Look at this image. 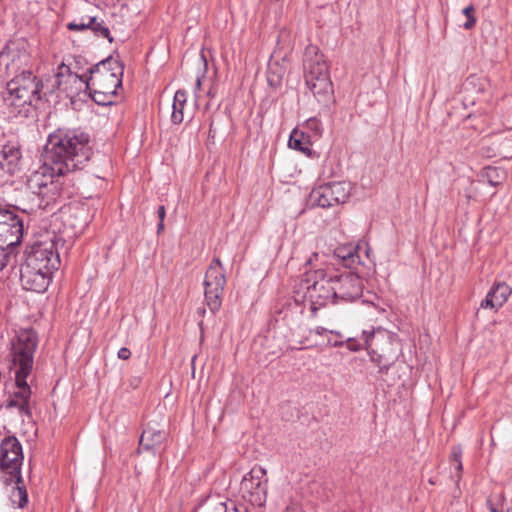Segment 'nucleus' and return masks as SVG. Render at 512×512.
I'll return each instance as SVG.
<instances>
[{"label": "nucleus", "instance_id": "obj_46", "mask_svg": "<svg viewBox=\"0 0 512 512\" xmlns=\"http://www.w3.org/2000/svg\"><path fill=\"white\" fill-rule=\"evenodd\" d=\"M200 85H201V80H200V78L198 77V78H197V80H196V86H197V88H199V87H200Z\"/></svg>", "mask_w": 512, "mask_h": 512}, {"label": "nucleus", "instance_id": "obj_36", "mask_svg": "<svg viewBox=\"0 0 512 512\" xmlns=\"http://www.w3.org/2000/svg\"><path fill=\"white\" fill-rule=\"evenodd\" d=\"M225 512H249V510L245 504H235L234 502H230L226 505Z\"/></svg>", "mask_w": 512, "mask_h": 512}, {"label": "nucleus", "instance_id": "obj_22", "mask_svg": "<svg viewBox=\"0 0 512 512\" xmlns=\"http://www.w3.org/2000/svg\"><path fill=\"white\" fill-rule=\"evenodd\" d=\"M85 75L79 76L76 73H72L70 67L65 63H61L57 68L54 83L52 84V91L59 89L64 92H69L70 83L85 84Z\"/></svg>", "mask_w": 512, "mask_h": 512}, {"label": "nucleus", "instance_id": "obj_37", "mask_svg": "<svg viewBox=\"0 0 512 512\" xmlns=\"http://www.w3.org/2000/svg\"><path fill=\"white\" fill-rule=\"evenodd\" d=\"M462 448L460 446H454L451 451V464L454 462L461 461Z\"/></svg>", "mask_w": 512, "mask_h": 512}, {"label": "nucleus", "instance_id": "obj_30", "mask_svg": "<svg viewBox=\"0 0 512 512\" xmlns=\"http://www.w3.org/2000/svg\"><path fill=\"white\" fill-rule=\"evenodd\" d=\"M17 247L14 245H6L0 241V271L3 270L11 260L16 256Z\"/></svg>", "mask_w": 512, "mask_h": 512}, {"label": "nucleus", "instance_id": "obj_35", "mask_svg": "<svg viewBox=\"0 0 512 512\" xmlns=\"http://www.w3.org/2000/svg\"><path fill=\"white\" fill-rule=\"evenodd\" d=\"M309 333L310 334L314 333V334L319 335V336H327V335L330 334V335H335L338 338H343V335L339 331L328 329V328H325V327H322V326H317L314 329H311L309 331Z\"/></svg>", "mask_w": 512, "mask_h": 512}, {"label": "nucleus", "instance_id": "obj_8", "mask_svg": "<svg viewBox=\"0 0 512 512\" xmlns=\"http://www.w3.org/2000/svg\"><path fill=\"white\" fill-rule=\"evenodd\" d=\"M59 239L56 235H47L42 240L35 241L25 252L24 263L33 267L54 272L60 266V256L57 250Z\"/></svg>", "mask_w": 512, "mask_h": 512}, {"label": "nucleus", "instance_id": "obj_40", "mask_svg": "<svg viewBox=\"0 0 512 512\" xmlns=\"http://www.w3.org/2000/svg\"><path fill=\"white\" fill-rule=\"evenodd\" d=\"M344 344V341L342 338L340 340L335 339L334 341L331 340V338H327L326 342L324 343L325 346H331V347H342Z\"/></svg>", "mask_w": 512, "mask_h": 512}, {"label": "nucleus", "instance_id": "obj_10", "mask_svg": "<svg viewBox=\"0 0 512 512\" xmlns=\"http://www.w3.org/2000/svg\"><path fill=\"white\" fill-rule=\"evenodd\" d=\"M29 44L23 39L9 41L0 52V77L18 75L30 63Z\"/></svg>", "mask_w": 512, "mask_h": 512}, {"label": "nucleus", "instance_id": "obj_14", "mask_svg": "<svg viewBox=\"0 0 512 512\" xmlns=\"http://www.w3.org/2000/svg\"><path fill=\"white\" fill-rule=\"evenodd\" d=\"M335 303L338 301L350 302L361 297L363 281L360 276L352 272L332 275Z\"/></svg>", "mask_w": 512, "mask_h": 512}, {"label": "nucleus", "instance_id": "obj_47", "mask_svg": "<svg viewBox=\"0 0 512 512\" xmlns=\"http://www.w3.org/2000/svg\"><path fill=\"white\" fill-rule=\"evenodd\" d=\"M208 95L210 97H214L215 96V93L210 89L209 92H208Z\"/></svg>", "mask_w": 512, "mask_h": 512}, {"label": "nucleus", "instance_id": "obj_38", "mask_svg": "<svg viewBox=\"0 0 512 512\" xmlns=\"http://www.w3.org/2000/svg\"><path fill=\"white\" fill-rule=\"evenodd\" d=\"M487 504L489 506L490 512H508V510L505 509V507L503 505H500V506L494 505L492 498H489L487 500Z\"/></svg>", "mask_w": 512, "mask_h": 512}, {"label": "nucleus", "instance_id": "obj_41", "mask_svg": "<svg viewBox=\"0 0 512 512\" xmlns=\"http://www.w3.org/2000/svg\"><path fill=\"white\" fill-rule=\"evenodd\" d=\"M309 342H310L309 337H305V339L299 341V344L305 345V348H311V347L320 345L319 343H309Z\"/></svg>", "mask_w": 512, "mask_h": 512}, {"label": "nucleus", "instance_id": "obj_44", "mask_svg": "<svg viewBox=\"0 0 512 512\" xmlns=\"http://www.w3.org/2000/svg\"><path fill=\"white\" fill-rule=\"evenodd\" d=\"M285 512H302V510L297 505L287 506Z\"/></svg>", "mask_w": 512, "mask_h": 512}, {"label": "nucleus", "instance_id": "obj_1", "mask_svg": "<svg viewBox=\"0 0 512 512\" xmlns=\"http://www.w3.org/2000/svg\"><path fill=\"white\" fill-rule=\"evenodd\" d=\"M37 346V333L33 329H24L11 342L8 355L9 369L14 374V389L3 403V407L15 409L20 417L28 419L32 418V391L28 378L32 374Z\"/></svg>", "mask_w": 512, "mask_h": 512}, {"label": "nucleus", "instance_id": "obj_27", "mask_svg": "<svg viewBox=\"0 0 512 512\" xmlns=\"http://www.w3.org/2000/svg\"><path fill=\"white\" fill-rule=\"evenodd\" d=\"M335 255L346 267H351L359 261V255L354 247H339L335 250Z\"/></svg>", "mask_w": 512, "mask_h": 512}, {"label": "nucleus", "instance_id": "obj_15", "mask_svg": "<svg viewBox=\"0 0 512 512\" xmlns=\"http://www.w3.org/2000/svg\"><path fill=\"white\" fill-rule=\"evenodd\" d=\"M24 234L22 218L13 209L0 208V241L18 247Z\"/></svg>", "mask_w": 512, "mask_h": 512}, {"label": "nucleus", "instance_id": "obj_43", "mask_svg": "<svg viewBox=\"0 0 512 512\" xmlns=\"http://www.w3.org/2000/svg\"><path fill=\"white\" fill-rule=\"evenodd\" d=\"M451 465L454 466L455 470L458 473V478H460V473L462 472L463 469L462 461L454 462Z\"/></svg>", "mask_w": 512, "mask_h": 512}, {"label": "nucleus", "instance_id": "obj_29", "mask_svg": "<svg viewBox=\"0 0 512 512\" xmlns=\"http://www.w3.org/2000/svg\"><path fill=\"white\" fill-rule=\"evenodd\" d=\"M482 177L486 179V181L491 186H498L502 183L504 179L503 170L497 167H487L485 168Z\"/></svg>", "mask_w": 512, "mask_h": 512}, {"label": "nucleus", "instance_id": "obj_24", "mask_svg": "<svg viewBox=\"0 0 512 512\" xmlns=\"http://www.w3.org/2000/svg\"><path fill=\"white\" fill-rule=\"evenodd\" d=\"M187 102V93L184 90H177L172 103L171 122L179 125L184 121V108Z\"/></svg>", "mask_w": 512, "mask_h": 512}, {"label": "nucleus", "instance_id": "obj_34", "mask_svg": "<svg viewBox=\"0 0 512 512\" xmlns=\"http://www.w3.org/2000/svg\"><path fill=\"white\" fill-rule=\"evenodd\" d=\"M85 214H86V211L83 208L78 209L74 213V218L75 219L82 218V220L77 223H73V222L70 223V225L74 229H78L79 232H82L85 229V227L87 226V217Z\"/></svg>", "mask_w": 512, "mask_h": 512}, {"label": "nucleus", "instance_id": "obj_25", "mask_svg": "<svg viewBox=\"0 0 512 512\" xmlns=\"http://www.w3.org/2000/svg\"><path fill=\"white\" fill-rule=\"evenodd\" d=\"M311 141H310V135H307L303 131H298L297 129H294L291 132L290 138H289V147L298 150L305 155L311 154Z\"/></svg>", "mask_w": 512, "mask_h": 512}, {"label": "nucleus", "instance_id": "obj_32", "mask_svg": "<svg viewBox=\"0 0 512 512\" xmlns=\"http://www.w3.org/2000/svg\"><path fill=\"white\" fill-rule=\"evenodd\" d=\"M305 128L311 132L314 137H320L323 132L321 121L316 117L309 118L305 123Z\"/></svg>", "mask_w": 512, "mask_h": 512}, {"label": "nucleus", "instance_id": "obj_9", "mask_svg": "<svg viewBox=\"0 0 512 512\" xmlns=\"http://www.w3.org/2000/svg\"><path fill=\"white\" fill-rule=\"evenodd\" d=\"M23 462L22 446L16 437H6L0 445V468L4 474L3 481L10 485L12 482H22L21 466Z\"/></svg>", "mask_w": 512, "mask_h": 512}, {"label": "nucleus", "instance_id": "obj_42", "mask_svg": "<svg viewBox=\"0 0 512 512\" xmlns=\"http://www.w3.org/2000/svg\"><path fill=\"white\" fill-rule=\"evenodd\" d=\"M159 220H164L166 215V209L164 205H160L157 210Z\"/></svg>", "mask_w": 512, "mask_h": 512}, {"label": "nucleus", "instance_id": "obj_45", "mask_svg": "<svg viewBox=\"0 0 512 512\" xmlns=\"http://www.w3.org/2000/svg\"><path fill=\"white\" fill-rule=\"evenodd\" d=\"M164 229V220H159L158 226H157V233H161V231Z\"/></svg>", "mask_w": 512, "mask_h": 512}, {"label": "nucleus", "instance_id": "obj_18", "mask_svg": "<svg viewBox=\"0 0 512 512\" xmlns=\"http://www.w3.org/2000/svg\"><path fill=\"white\" fill-rule=\"evenodd\" d=\"M22 152L17 142L0 145V184L21 169Z\"/></svg>", "mask_w": 512, "mask_h": 512}, {"label": "nucleus", "instance_id": "obj_20", "mask_svg": "<svg viewBox=\"0 0 512 512\" xmlns=\"http://www.w3.org/2000/svg\"><path fill=\"white\" fill-rule=\"evenodd\" d=\"M168 433L148 424L139 439V451L156 453L161 444L167 439Z\"/></svg>", "mask_w": 512, "mask_h": 512}, {"label": "nucleus", "instance_id": "obj_16", "mask_svg": "<svg viewBox=\"0 0 512 512\" xmlns=\"http://www.w3.org/2000/svg\"><path fill=\"white\" fill-rule=\"evenodd\" d=\"M42 88V82L37 80V77L29 70H23L7 83V91L31 100L34 104L41 99Z\"/></svg>", "mask_w": 512, "mask_h": 512}, {"label": "nucleus", "instance_id": "obj_48", "mask_svg": "<svg viewBox=\"0 0 512 512\" xmlns=\"http://www.w3.org/2000/svg\"><path fill=\"white\" fill-rule=\"evenodd\" d=\"M78 22H87V17L86 18L82 17Z\"/></svg>", "mask_w": 512, "mask_h": 512}, {"label": "nucleus", "instance_id": "obj_12", "mask_svg": "<svg viewBox=\"0 0 512 512\" xmlns=\"http://www.w3.org/2000/svg\"><path fill=\"white\" fill-rule=\"evenodd\" d=\"M266 474L263 467L256 465L244 475L241 481L242 496L253 506L262 507L266 503L268 483Z\"/></svg>", "mask_w": 512, "mask_h": 512}, {"label": "nucleus", "instance_id": "obj_4", "mask_svg": "<svg viewBox=\"0 0 512 512\" xmlns=\"http://www.w3.org/2000/svg\"><path fill=\"white\" fill-rule=\"evenodd\" d=\"M53 170V163L44 159V164L34 171L27 180L31 200L40 210L52 211L60 194V183L56 178L64 176Z\"/></svg>", "mask_w": 512, "mask_h": 512}, {"label": "nucleus", "instance_id": "obj_49", "mask_svg": "<svg viewBox=\"0 0 512 512\" xmlns=\"http://www.w3.org/2000/svg\"><path fill=\"white\" fill-rule=\"evenodd\" d=\"M306 263H307V264H311V263H312V259H311V258H309V259L307 260V262H306Z\"/></svg>", "mask_w": 512, "mask_h": 512}, {"label": "nucleus", "instance_id": "obj_7", "mask_svg": "<svg viewBox=\"0 0 512 512\" xmlns=\"http://www.w3.org/2000/svg\"><path fill=\"white\" fill-rule=\"evenodd\" d=\"M85 77V85L96 89L116 91L122 86L124 65L121 61L109 56L92 66Z\"/></svg>", "mask_w": 512, "mask_h": 512}, {"label": "nucleus", "instance_id": "obj_33", "mask_svg": "<svg viewBox=\"0 0 512 512\" xmlns=\"http://www.w3.org/2000/svg\"><path fill=\"white\" fill-rule=\"evenodd\" d=\"M474 12H475V9H474L473 5H469L465 8H463V10H462L463 15H465L467 18L466 22L463 24V27L466 30H469L475 26L476 19L474 17Z\"/></svg>", "mask_w": 512, "mask_h": 512}, {"label": "nucleus", "instance_id": "obj_23", "mask_svg": "<svg viewBox=\"0 0 512 512\" xmlns=\"http://www.w3.org/2000/svg\"><path fill=\"white\" fill-rule=\"evenodd\" d=\"M67 28L70 31H82L90 29L94 32L96 36L107 38L110 43L113 42V38L110 35L109 28L106 25H104L103 21H98L96 16H88L87 22H69L67 24Z\"/></svg>", "mask_w": 512, "mask_h": 512}, {"label": "nucleus", "instance_id": "obj_39", "mask_svg": "<svg viewBox=\"0 0 512 512\" xmlns=\"http://www.w3.org/2000/svg\"><path fill=\"white\" fill-rule=\"evenodd\" d=\"M118 358L122 360H128L131 357V352L128 348L122 347L118 351Z\"/></svg>", "mask_w": 512, "mask_h": 512}, {"label": "nucleus", "instance_id": "obj_5", "mask_svg": "<svg viewBox=\"0 0 512 512\" xmlns=\"http://www.w3.org/2000/svg\"><path fill=\"white\" fill-rule=\"evenodd\" d=\"M304 78L309 90L318 101H325L333 93L327 63L324 55L315 45H309L304 52Z\"/></svg>", "mask_w": 512, "mask_h": 512}, {"label": "nucleus", "instance_id": "obj_28", "mask_svg": "<svg viewBox=\"0 0 512 512\" xmlns=\"http://www.w3.org/2000/svg\"><path fill=\"white\" fill-rule=\"evenodd\" d=\"M16 484V486L13 488L10 499L14 505H16L18 508H23L27 502H28V493L27 490L23 484V481L21 483L13 482Z\"/></svg>", "mask_w": 512, "mask_h": 512}, {"label": "nucleus", "instance_id": "obj_3", "mask_svg": "<svg viewBox=\"0 0 512 512\" xmlns=\"http://www.w3.org/2000/svg\"><path fill=\"white\" fill-rule=\"evenodd\" d=\"M297 303H309L310 310L315 313L328 303H335L332 275L323 269L305 274L294 291Z\"/></svg>", "mask_w": 512, "mask_h": 512}, {"label": "nucleus", "instance_id": "obj_2", "mask_svg": "<svg viewBox=\"0 0 512 512\" xmlns=\"http://www.w3.org/2000/svg\"><path fill=\"white\" fill-rule=\"evenodd\" d=\"M91 156L89 135L75 129H58L51 133L43 154L44 159L53 163V170L59 174L82 169Z\"/></svg>", "mask_w": 512, "mask_h": 512}, {"label": "nucleus", "instance_id": "obj_19", "mask_svg": "<svg viewBox=\"0 0 512 512\" xmlns=\"http://www.w3.org/2000/svg\"><path fill=\"white\" fill-rule=\"evenodd\" d=\"M3 101L6 113L10 118H27L34 111L35 104L32 103L31 100H27L26 98L10 91H7Z\"/></svg>", "mask_w": 512, "mask_h": 512}, {"label": "nucleus", "instance_id": "obj_21", "mask_svg": "<svg viewBox=\"0 0 512 512\" xmlns=\"http://www.w3.org/2000/svg\"><path fill=\"white\" fill-rule=\"evenodd\" d=\"M512 293V288L504 282L494 284L481 302L482 308L498 310L502 307Z\"/></svg>", "mask_w": 512, "mask_h": 512}, {"label": "nucleus", "instance_id": "obj_50", "mask_svg": "<svg viewBox=\"0 0 512 512\" xmlns=\"http://www.w3.org/2000/svg\"><path fill=\"white\" fill-rule=\"evenodd\" d=\"M472 80H474V77L469 78L468 82H471Z\"/></svg>", "mask_w": 512, "mask_h": 512}, {"label": "nucleus", "instance_id": "obj_26", "mask_svg": "<svg viewBox=\"0 0 512 512\" xmlns=\"http://www.w3.org/2000/svg\"><path fill=\"white\" fill-rule=\"evenodd\" d=\"M86 89L89 90L90 96L95 103L98 105L106 106L114 102L117 95L116 91L112 90H99L95 86L85 85Z\"/></svg>", "mask_w": 512, "mask_h": 512}, {"label": "nucleus", "instance_id": "obj_17", "mask_svg": "<svg viewBox=\"0 0 512 512\" xmlns=\"http://www.w3.org/2000/svg\"><path fill=\"white\" fill-rule=\"evenodd\" d=\"M53 272L37 267H33L26 263L21 264L20 281L25 290L43 293L47 290Z\"/></svg>", "mask_w": 512, "mask_h": 512}, {"label": "nucleus", "instance_id": "obj_11", "mask_svg": "<svg viewBox=\"0 0 512 512\" xmlns=\"http://www.w3.org/2000/svg\"><path fill=\"white\" fill-rule=\"evenodd\" d=\"M226 284L225 270L219 258H214L205 274V302L212 313L217 312L222 305V296Z\"/></svg>", "mask_w": 512, "mask_h": 512}, {"label": "nucleus", "instance_id": "obj_6", "mask_svg": "<svg viewBox=\"0 0 512 512\" xmlns=\"http://www.w3.org/2000/svg\"><path fill=\"white\" fill-rule=\"evenodd\" d=\"M370 336V339L365 341L368 343L370 359L377 365L380 374H387L398 359L399 344L380 329L371 331Z\"/></svg>", "mask_w": 512, "mask_h": 512}, {"label": "nucleus", "instance_id": "obj_13", "mask_svg": "<svg viewBox=\"0 0 512 512\" xmlns=\"http://www.w3.org/2000/svg\"><path fill=\"white\" fill-rule=\"evenodd\" d=\"M349 194L350 188L348 183L329 182L314 189L311 192V198L317 206L328 208L345 203Z\"/></svg>", "mask_w": 512, "mask_h": 512}, {"label": "nucleus", "instance_id": "obj_31", "mask_svg": "<svg viewBox=\"0 0 512 512\" xmlns=\"http://www.w3.org/2000/svg\"><path fill=\"white\" fill-rule=\"evenodd\" d=\"M370 332L363 331L361 338H347L346 344L347 348L351 351H359L362 349H366L368 351V343H365L366 339H370Z\"/></svg>", "mask_w": 512, "mask_h": 512}]
</instances>
